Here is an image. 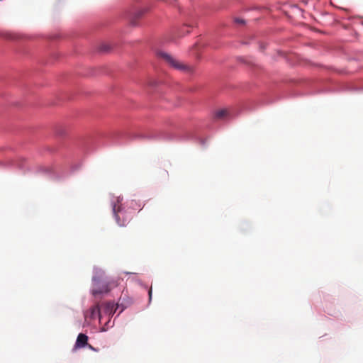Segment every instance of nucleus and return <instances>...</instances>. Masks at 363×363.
<instances>
[{
  "mask_svg": "<svg viewBox=\"0 0 363 363\" xmlns=\"http://www.w3.org/2000/svg\"><path fill=\"white\" fill-rule=\"evenodd\" d=\"M157 55L164 59L171 67L185 73H191L194 71V67L184 64L177 59L174 58L168 53L164 52H159Z\"/></svg>",
  "mask_w": 363,
  "mask_h": 363,
  "instance_id": "1",
  "label": "nucleus"
},
{
  "mask_svg": "<svg viewBox=\"0 0 363 363\" xmlns=\"http://www.w3.org/2000/svg\"><path fill=\"white\" fill-rule=\"evenodd\" d=\"M93 281L94 282V288L92 289V294L94 296H97L104 293H108L111 290V289L116 287L118 285L117 281H111L104 284L102 286H99L98 283H96L97 279L96 278H94Z\"/></svg>",
  "mask_w": 363,
  "mask_h": 363,
  "instance_id": "2",
  "label": "nucleus"
},
{
  "mask_svg": "<svg viewBox=\"0 0 363 363\" xmlns=\"http://www.w3.org/2000/svg\"><path fill=\"white\" fill-rule=\"evenodd\" d=\"M121 202H122V199L120 198V197H116V198H115L113 200L112 203H111L112 211H113L114 217H115V218H116V220L117 221L118 225H124L123 223H121L120 222L119 213L122 211V203H121Z\"/></svg>",
  "mask_w": 363,
  "mask_h": 363,
  "instance_id": "3",
  "label": "nucleus"
},
{
  "mask_svg": "<svg viewBox=\"0 0 363 363\" xmlns=\"http://www.w3.org/2000/svg\"><path fill=\"white\" fill-rule=\"evenodd\" d=\"M96 317H98L99 320H101L102 318L101 308L99 304H96L95 306H92L85 313L86 318H89L90 319H94Z\"/></svg>",
  "mask_w": 363,
  "mask_h": 363,
  "instance_id": "4",
  "label": "nucleus"
},
{
  "mask_svg": "<svg viewBox=\"0 0 363 363\" xmlns=\"http://www.w3.org/2000/svg\"><path fill=\"white\" fill-rule=\"evenodd\" d=\"M143 15V11L142 10H135L130 13L129 14V21L133 26H135L137 24V21Z\"/></svg>",
  "mask_w": 363,
  "mask_h": 363,
  "instance_id": "5",
  "label": "nucleus"
},
{
  "mask_svg": "<svg viewBox=\"0 0 363 363\" xmlns=\"http://www.w3.org/2000/svg\"><path fill=\"white\" fill-rule=\"evenodd\" d=\"M88 337L83 333L79 334L74 347L76 348H82L87 345Z\"/></svg>",
  "mask_w": 363,
  "mask_h": 363,
  "instance_id": "6",
  "label": "nucleus"
},
{
  "mask_svg": "<svg viewBox=\"0 0 363 363\" xmlns=\"http://www.w3.org/2000/svg\"><path fill=\"white\" fill-rule=\"evenodd\" d=\"M103 313L110 315H113L115 312L113 311L114 305L111 302H107L102 304Z\"/></svg>",
  "mask_w": 363,
  "mask_h": 363,
  "instance_id": "7",
  "label": "nucleus"
},
{
  "mask_svg": "<svg viewBox=\"0 0 363 363\" xmlns=\"http://www.w3.org/2000/svg\"><path fill=\"white\" fill-rule=\"evenodd\" d=\"M229 116V111L228 109L218 110L214 113V118L218 120H222Z\"/></svg>",
  "mask_w": 363,
  "mask_h": 363,
  "instance_id": "8",
  "label": "nucleus"
},
{
  "mask_svg": "<svg viewBox=\"0 0 363 363\" xmlns=\"http://www.w3.org/2000/svg\"><path fill=\"white\" fill-rule=\"evenodd\" d=\"M235 23H240V24H244L245 21L243 19H241V18H236L235 20Z\"/></svg>",
  "mask_w": 363,
  "mask_h": 363,
  "instance_id": "9",
  "label": "nucleus"
},
{
  "mask_svg": "<svg viewBox=\"0 0 363 363\" xmlns=\"http://www.w3.org/2000/svg\"><path fill=\"white\" fill-rule=\"evenodd\" d=\"M148 295H149V301H150L152 299V288H150V289L149 290Z\"/></svg>",
  "mask_w": 363,
  "mask_h": 363,
  "instance_id": "10",
  "label": "nucleus"
}]
</instances>
